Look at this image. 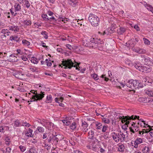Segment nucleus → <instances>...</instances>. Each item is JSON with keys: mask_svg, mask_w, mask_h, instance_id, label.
Wrapping results in <instances>:
<instances>
[{"mask_svg": "<svg viewBox=\"0 0 153 153\" xmlns=\"http://www.w3.org/2000/svg\"><path fill=\"white\" fill-rule=\"evenodd\" d=\"M96 126L97 127V128L98 129H100L102 127V125L101 123H97L96 124Z\"/></svg>", "mask_w": 153, "mask_h": 153, "instance_id": "7c9ffc66", "label": "nucleus"}, {"mask_svg": "<svg viewBox=\"0 0 153 153\" xmlns=\"http://www.w3.org/2000/svg\"><path fill=\"white\" fill-rule=\"evenodd\" d=\"M90 149L94 151H96L97 150V148L95 146H90Z\"/></svg>", "mask_w": 153, "mask_h": 153, "instance_id": "4d7b16f0", "label": "nucleus"}, {"mask_svg": "<svg viewBox=\"0 0 153 153\" xmlns=\"http://www.w3.org/2000/svg\"><path fill=\"white\" fill-rule=\"evenodd\" d=\"M107 29V30H108V32L110 35L111 34L113 33L114 32V28H109L108 29Z\"/></svg>", "mask_w": 153, "mask_h": 153, "instance_id": "e433bc0d", "label": "nucleus"}, {"mask_svg": "<svg viewBox=\"0 0 153 153\" xmlns=\"http://www.w3.org/2000/svg\"><path fill=\"white\" fill-rule=\"evenodd\" d=\"M111 136L115 141L118 142L119 141L120 137L117 136V133L114 132H112L111 133Z\"/></svg>", "mask_w": 153, "mask_h": 153, "instance_id": "f8f14e48", "label": "nucleus"}, {"mask_svg": "<svg viewBox=\"0 0 153 153\" xmlns=\"http://www.w3.org/2000/svg\"><path fill=\"white\" fill-rule=\"evenodd\" d=\"M137 83V80H131L128 81L125 85L128 87L133 90L134 89H136V87H137L136 85Z\"/></svg>", "mask_w": 153, "mask_h": 153, "instance_id": "20e7f679", "label": "nucleus"}, {"mask_svg": "<svg viewBox=\"0 0 153 153\" xmlns=\"http://www.w3.org/2000/svg\"><path fill=\"white\" fill-rule=\"evenodd\" d=\"M95 40L94 38H91L90 39V42L92 43V44H93V45L95 47H96V46L95 45Z\"/></svg>", "mask_w": 153, "mask_h": 153, "instance_id": "3c124183", "label": "nucleus"}, {"mask_svg": "<svg viewBox=\"0 0 153 153\" xmlns=\"http://www.w3.org/2000/svg\"><path fill=\"white\" fill-rule=\"evenodd\" d=\"M24 23L26 26H28L31 25V22L29 20H26L24 21Z\"/></svg>", "mask_w": 153, "mask_h": 153, "instance_id": "bb28decb", "label": "nucleus"}, {"mask_svg": "<svg viewBox=\"0 0 153 153\" xmlns=\"http://www.w3.org/2000/svg\"><path fill=\"white\" fill-rule=\"evenodd\" d=\"M11 149L10 147H7L6 148V153H10Z\"/></svg>", "mask_w": 153, "mask_h": 153, "instance_id": "13d9d810", "label": "nucleus"}, {"mask_svg": "<svg viewBox=\"0 0 153 153\" xmlns=\"http://www.w3.org/2000/svg\"><path fill=\"white\" fill-rule=\"evenodd\" d=\"M102 127V131L103 132H105L106 130L107 127L105 126H103Z\"/></svg>", "mask_w": 153, "mask_h": 153, "instance_id": "774afa93", "label": "nucleus"}, {"mask_svg": "<svg viewBox=\"0 0 153 153\" xmlns=\"http://www.w3.org/2000/svg\"><path fill=\"white\" fill-rule=\"evenodd\" d=\"M94 132L93 130H91L88 133V136L89 138L91 139L94 141H97V139H95L94 137Z\"/></svg>", "mask_w": 153, "mask_h": 153, "instance_id": "6e6552de", "label": "nucleus"}, {"mask_svg": "<svg viewBox=\"0 0 153 153\" xmlns=\"http://www.w3.org/2000/svg\"><path fill=\"white\" fill-rule=\"evenodd\" d=\"M140 68V71L142 72L147 73L151 71V69L150 66L148 65L147 66H141Z\"/></svg>", "mask_w": 153, "mask_h": 153, "instance_id": "0eeeda50", "label": "nucleus"}, {"mask_svg": "<svg viewBox=\"0 0 153 153\" xmlns=\"http://www.w3.org/2000/svg\"><path fill=\"white\" fill-rule=\"evenodd\" d=\"M131 120H127L126 121H125V123L124 124L126 126H128V125L129 124L130 121H131Z\"/></svg>", "mask_w": 153, "mask_h": 153, "instance_id": "0e129e2a", "label": "nucleus"}, {"mask_svg": "<svg viewBox=\"0 0 153 153\" xmlns=\"http://www.w3.org/2000/svg\"><path fill=\"white\" fill-rule=\"evenodd\" d=\"M148 7H149V8L150 11L153 13V7L150 5H149Z\"/></svg>", "mask_w": 153, "mask_h": 153, "instance_id": "338daca9", "label": "nucleus"}, {"mask_svg": "<svg viewBox=\"0 0 153 153\" xmlns=\"http://www.w3.org/2000/svg\"><path fill=\"white\" fill-rule=\"evenodd\" d=\"M9 59L10 60V62H16L18 60L16 56L12 54L9 56Z\"/></svg>", "mask_w": 153, "mask_h": 153, "instance_id": "9b49d317", "label": "nucleus"}, {"mask_svg": "<svg viewBox=\"0 0 153 153\" xmlns=\"http://www.w3.org/2000/svg\"><path fill=\"white\" fill-rule=\"evenodd\" d=\"M45 95L44 92L41 91L40 94L37 93L35 95H33L31 98V100L30 102H32L41 100L44 97Z\"/></svg>", "mask_w": 153, "mask_h": 153, "instance_id": "7ed1b4c3", "label": "nucleus"}, {"mask_svg": "<svg viewBox=\"0 0 153 153\" xmlns=\"http://www.w3.org/2000/svg\"><path fill=\"white\" fill-rule=\"evenodd\" d=\"M128 117V115L126 116H120L119 117V119L120 120H121V122L123 123L126 121V120H128V118L127 117Z\"/></svg>", "mask_w": 153, "mask_h": 153, "instance_id": "a211bd4d", "label": "nucleus"}, {"mask_svg": "<svg viewBox=\"0 0 153 153\" xmlns=\"http://www.w3.org/2000/svg\"><path fill=\"white\" fill-rule=\"evenodd\" d=\"M17 53L18 54H20L21 55H22L23 53V52L21 51L20 49L17 50Z\"/></svg>", "mask_w": 153, "mask_h": 153, "instance_id": "e2e57ef3", "label": "nucleus"}, {"mask_svg": "<svg viewBox=\"0 0 153 153\" xmlns=\"http://www.w3.org/2000/svg\"><path fill=\"white\" fill-rule=\"evenodd\" d=\"M133 42V44L134 45H135L137 42L139 41V39L137 38H135V39H131Z\"/></svg>", "mask_w": 153, "mask_h": 153, "instance_id": "f704fd0d", "label": "nucleus"}, {"mask_svg": "<svg viewBox=\"0 0 153 153\" xmlns=\"http://www.w3.org/2000/svg\"><path fill=\"white\" fill-rule=\"evenodd\" d=\"M140 60L142 62H146L147 64H148L150 62L149 58L145 55H141L140 58Z\"/></svg>", "mask_w": 153, "mask_h": 153, "instance_id": "423d86ee", "label": "nucleus"}, {"mask_svg": "<svg viewBox=\"0 0 153 153\" xmlns=\"http://www.w3.org/2000/svg\"><path fill=\"white\" fill-rule=\"evenodd\" d=\"M27 153H38L36 149L34 148L30 149Z\"/></svg>", "mask_w": 153, "mask_h": 153, "instance_id": "b1692460", "label": "nucleus"}, {"mask_svg": "<svg viewBox=\"0 0 153 153\" xmlns=\"http://www.w3.org/2000/svg\"><path fill=\"white\" fill-rule=\"evenodd\" d=\"M70 127L71 129H74L76 127V123L75 122L73 123L71 125H70Z\"/></svg>", "mask_w": 153, "mask_h": 153, "instance_id": "c756f323", "label": "nucleus"}, {"mask_svg": "<svg viewBox=\"0 0 153 153\" xmlns=\"http://www.w3.org/2000/svg\"><path fill=\"white\" fill-rule=\"evenodd\" d=\"M7 31H9L7 29H3L1 30V33L4 34H6Z\"/></svg>", "mask_w": 153, "mask_h": 153, "instance_id": "bf43d9fd", "label": "nucleus"}, {"mask_svg": "<svg viewBox=\"0 0 153 153\" xmlns=\"http://www.w3.org/2000/svg\"><path fill=\"white\" fill-rule=\"evenodd\" d=\"M91 76L95 80H97L99 79V76L95 73L91 74Z\"/></svg>", "mask_w": 153, "mask_h": 153, "instance_id": "2f4dec72", "label": "nucleus"}, {"mask_svg": "<svg viewBox=\"0 0 153 153\" xmlns=\"http://www.w3.org/2000/svg\"><path fill=\"white\" fill-rule=\"evenodd\" d=\"M110 35V34L107 29H106L104 31H103L102 34V36H105V35Z\"/></svg>", "mask_w": 153, "mask_h": 153, "instance_id": "ea45409f", "label": "nucleus"}, {"mask_svg": "<svg viewBox=\"0 0 153 153\" xmlns=\"http://www.w3.org/2000/svg\"><path fill=\"white\" fill-rule=\"evenodd\" d=\"M143 39L145 44L147 45H149L150 44V42L147 39L145 38H143Z\"/></svg>", "mask_w": 153, "mask_h": 153, "instance_id": "c03bdc74", "label": "nucleus"}, {"mask_svg": "<svg viewBox=\"0 0 153 153\" xmlns=\"http://www.w3.org/2000/svg\"><path fill=\"white\" fill-rule=\"evenodd\" d=\"M48 20H49L50 21H51L52 20L56 21V20L53 16H52L49 18H48Z\"/></svg>", "mask_w": 153, "mask_h": 153, "instance_id": "69168bd1", "label": "nucleus"}, {"mask_svg": "<svg viewBox=\"0 0 153 153\" xmlns=\"http://www.w3.org/2000/svg\"><path fill=\"white\" fill-rule=\"evenodd\" d=\"M149 149L148 147L145 146L143 148V151H146L147 152H149Z\"/></svg>", "mask_w": 153, "mask_h": 153, "instance_id": "5fc2aeb1", "label": "nucleus"}, {"mask_svg": "<svg viewBox=\"0 0 153 153\" xmlns=\"http://www.w3.org/2000/svg\"><path fill=\"white\" fill-rule=\"evenodd\" d=\"M88 20L93 26L96 27L99 24L100 22L99 18L97 16L93 14H90L89 15Z\"/></svg>", "mask_w": 153, "mask_h": 153, "instance_id": "f03ea898", "label": "nucleus"}, {"mask_svg": "<svg viewBox=\"0 0 153 153\" xmlns=\"http://www.w3.org/2000/svg\"><path fill=\"white\" fill-rule=\"evenodd\" d=\"M119 148L118 151L120 152H123L124 151L125 149V147L124 145L122 144L120 145H118Z\"/></svg>", "mask_w": 153, "mask_h": 153, "instance_id": "f3484780", "label": "nucleus"}, {"mask_svg": "<svg viewBox=\"0 0 153 153\" xmlns=\"http://www.w3.org/2000/svg\"><path fill=\"white\" fill-rule=\"evenodd\" d=\"M62 62V64H59V66L61 67L62 65L63 66H64V68L65 69H71L73 67H76V69L80 70V67L79 68L78 67H79L80 63L77 62L74 60L73 61L71 59H68L67 60L63 59Z\"/></svg>", "mask_w": 153, "mask_h": 153, "instance_id": "f257e3e1", "label": "nucleus"}, {"mask_svg": "<svg viewBox=\"0 0 153 153\" xmlns=\"http://www.w3.org/2000/svg\"><path fill=\"white\" fill-rule=\"evenodd\" d=\"M24 2L25 3V4L26 5V7L27 8H28L30 6V4L28 1L27 0H25Z\"/></svg>", "mask_w": 153, "mask_h": 153, "instance_id": "4c0bfd02", "label": "nucleus"}, {"mask_svg": "<svg viewBox=\"0 0 153 153\" xmlns=\"http://www.w3.org/2000/svg\"><path fill=\"white\" fill-rule=\"evenodd\" d=\"M14 7L15 12L16 11H19L21 10V6L19 4L16 3L14 5Z\"/></svg>", "mask_w": 153, "mask_h": 153, "instance_id": "dca6fc26", "label": "nucleus"}, {"mask_svg": "<svg viewBox=\"0 0 153 153\" xmlns=\"http://www.w3.org/2000/svg\"><path fill=\"white\" fill-rule=\"evenodd\" d=\"M26 136L28 137H33V135L32 134H30V133L28 131H27L25 134Z\"/></svg>", "mask_w": 153, "mask_h": 153, "instance_id": "864d4df0", "label": "nucleus"}, {"mask_svg": "<svg viewBox=\"0 0 153 153\" xmlns=\"http://www.w3.org/2000/svg\"><path fill=\"white\" fill-rule=\"evenodd\" d=\"M137 83L136 85V86H137V87H136V89L137 88H142L143 87V84L140 82H139L138 81H137Z\"/></svg>", "mask_w": 153, "mask_h": 153, "instance_id": "a878e982", "label": "nucleus"}, {"mask_svg": "<svg viewBox=\"0 0 153 153\" xmlns=\"http://www.w3.org/2000/svg\"><path fill=\"white\" fill-rule=\"evenodd\" d=\"M41 33L42 35L46 39H48V34L46 31H42L41 32Z\"/></svg>", "mask_w": 153, "mask_h": 153, "instance_id": "5701e85b", "label": "nucleus"}, {"mask_svg": "<svg viewBox=\"0 0 153 153\" xmlns=\"http://www.w3.org/2000/svg\"><path fill=\"white\" fill-rule=\"evenodd\" d=\"M134 28L137 30V31H139L140 30V29L139 28V27L138 25H135L134 26Z\"/></svg>", "mask_w": 153, "mask_h": 153, "instance_id": "680f3d73", "label": "nucleus"}, {"mask_svg": "<svg viewBox=\"0 0 153 153\" xmlns=\"http://www.w3.org/2000/svg\"><path fill=\"white\" fill-rule=\"evenodd\" d=\"M134 67L140 71V69L141 68H140L141 66L139 65V64H138L136 63H135L134 65Z\"/></svg>", "mask_w": 153, "mask_h": 153, "instance_id": "09e8293b", "label": "nucleus"}, {"mask_svg": "<svg viewBox=\"0 0 153 153\" xmlns=\"http://www.w3.org/2000/svg\"><path fill=\"white\" fill-rule=\"evenodd\" d=\"M102 120L103 122H104L105 123H109L110 121L109 119L105 118H102Z\"/></svg>", "mask_w": 153, "mask_h": 153, "instance_id": "473e14b6", "label": "nucleus"}, {"mask_svg": "<svg viewBox=\"0 0 153 153\" xmlns=\"http://www.w3.org/2000/svg\"><path fill=\"white\" fill-rule=\"evenodd\" d=\"M128 127V126H126L124 124L122 126V128L124 129L125 131H126L127 129V127Z\"/></svg>", "mask_w": 153, "mask_h": 153, "instance_id": "052dcab7", "label": "nucleus"}, {"mask_svg": "<svg viewBox=\"0 0 153 153\" xmlns=\"http://www.w3.org/2000/svg\"><path fill=\"white\" fill-rule=\"evenodd\" d=\"M37 129L38 131L40 132H42L44 131V129L42 127H37Z\"/></svg>", "mask_w": 153, "mask_h": 153, "instance_id": "a19ab883", "label": "nucleus"}, {"mask_svg": "<svg viewBox=\"0 0 153 153\" xmlns=\"http://www.w3.org/2000/svg\"><path fill=\"white\" fill-rule=\"evenodd\" d=\"M52 140L53 142L54 141H56L55 143V145H56L58 144V141L62 140L63 139V137L61 135L59 134H56L55 135L53 134V137H52Z\"/></svg>", "mask_w": 153, "mask_h": 153, "instance_id": "39448f33", "label": "nucleus"}, {"mask_svg": "<svg viewBox=\"0 0 153 153\" xmlns=\"http://www.w3.org/2000/svg\"><path fill=\"white\" fill-rule=\"evenodd\" d=\"M31 61L34 64H37L38 62V61L36 58L35 57H32L31 58Z\"/></svg>", "mask_w": 153, "mask_h": 153, "instance_id": "cd10ccee", "label": "nucleus"}, {"mask_svg": "<svg viewBox=\"0 0 153 153\" xmlns=\"http://www.w3.org/2000/svg\"><path fill=\"white\" fill-rule=\"evenodd\" d=\"M9 39L11 41H14L18 42H19V38H18L17 36H11L10 37Z\"/></svg>", "mask_w": 153, "mask_h": 153, "instance_id": "ddd939ff", "label": "nucleus"}, {"mask_svg": "<svg viewBox=\"0 0 153 153\" xmlns=\"http://www.w3.org/2000/svg\"><path fill=\"white\" fill-rule=\"evenodd\" d=\"M126 30V29L122 27H120L118 30H117V33L120 35L123 34Z\"/></svg>", "mask_w": 153, "mask_h": 153, "instance_id": "4468645a", "label": "nucleus"}, {"mask_svg": "<svg viewBox=\"0 0 153 153\" xmlns=\"http://www.w3.org/2000/svg\"><path fill=\"white\" fill-rule=\"evenodd\" d=\"M143 142V140L140 138H137L134 142V144L138 145L140 143H142Z\"/></svg>", "mask_w": 153, "mask_h": 153, "instance_id": "6ab92c4d", "label": "nucleus"}, {"mask_svg": "<svg viewBox=\"0 0 153 153\" xmlns=\"http://www.w3.org/2000/svg\"><path fill=\"white\" fill-rule=\"evenodd\" d=\"M82 130L83 132H86L88 130L87 128L88 125L85 122H82Z\"/></svg>", "mask_w": 153, "mask_h": 153, "instance_id": "1a4fd4ad", "label": "nucleus"}, {"mask_svg": "<svg viewBox=\"0 0 153 153\" xmlns=\"http://www.w3.org/2000/svg\"><path fill=\"white\" fill-rule=\"evenodd\" d=\"M133 50L140 54H144L146 53V51L145 50L139 48H134Z\"/></svg>", "mask_w": 153, "mask_h": 153, "instance_id": "9d476101", "label": "nucleus"}, {"mask_svg": "<svg viewBox=\"0 0 153 153\" xmlns=\"http://www.w3.org/2000/svg\"><path fill=\"white\" fill-rule=\"evenodd\" d=\"M134 115H132L131 116H129L128 115V120H135L136 119H138V120H139V116H134Z\"/></svg>", "mask_w": 153, "mask_h": 153, "instance_id": "aec40b11", "label": "nucleus"}, {"mask_svg": "<svg viewBox=\"0 0 153 153\" xmlns=\"http://www.w3.org/2000/svg\"><path fill=\"white\" fill-rule=\"evenodd\" d=\"M22 44L28 46L30 45V43L25 39L23 40L22 41Z\"/></svg>", "mask_w": 153, "mask_h": 153, "instance_id": "c85d7f7f", "label": "nucleus"}, {"mask_svg": "<svg viewBox=\"0 0 153 153\" xmlns=\"http://www.w3.org/2000/svg\"><path fill=\"white\" fill-rule=\"evenodd\" d=\"M29 69L30 71L33 72L35 71L36 72H38V71H37V69L36 67L29 68Z\"/></svg>", "mask_w": 153, "mask_h": 153, "instance_id": "79ce46f5", "label": "nucleus"}, {"mask_svg": "<svg viewBox=\"0 0 153 153\" xmlns=\"http://www.w3.org/2000/svg\"><path fill=\"white\" fill-rule=\"evenodd\" d=\"M50 137L49 138H47L48 139V142L50 143L51 142L52 140L53 137V134H52L51 135V134H50Z\"/></svg>", "mask_w": 153, "mask_h": 153, "instance_id": "8fccbe9b", "label": "nucleus"}, {"mask_svg": "<svg viewBox=\"0 0 153 153\" xmlns=\"http://www.w3.org/2000/svg\"><path fill=\"white\" fill-rule=\"evenodd\" d=\"M19 148L21 151L22 152H24L26 149V147L22 145L20 146Z\"/></svg>", "mask_w": 153, "mask_h": 153, "instance_id": "37998d69", "label": "nucleus"}, {"mask_svg": "<svg viewBox=\"0 0 153 153\" xmlns=\"http://www.w3.org/2000/svg\"><path fill=\"white\" fill-rule=\"evenodd\" d=\"M68 3L71 5L75 7L77 2L76 0H69Z\"/></svg>", "mask_w": 153, "mask_h": 153, "instance_id": "412c9836", "label": "nucleus"}, {"mask_svg": "<svg viewBox=\"0 0 153 153\" xmlns=\"http://www.w3.org/2000/svg\"><path fill=\"white\" fill-rule=\"evenodd\" d=\"M22 126L29 127L30 126V125L28 123L24 122L22 123Z\"/></svg>", "mask_w": 153, "mask_h": 153, "instance_id": "603ef678", "label": "nucleus"}, {"mask_svg": "<svg viewBox=\"0 0 153 153\" xmlns=\"http://www.w3.org/2000/svg\"><path fill=\"white\" fill-rule=\"evenodd\" d=\"M17 26H13L10 27V30H12L17 31Z\"/></svg>", "mask_w": 153, "mask_h": 153, "instance_id": "c9c22d12", "label": "nucleus"}, {"mask_svg": "<svg viewBox=\"0 0 153 153\" xmlns=\"http://www.w3.org/2000/svg\"><path fill=\"white\" fill-rule=\"evenodd\" d=\"M89 42H88L87 40L83 41V45L85 46L88 47V46H89V43H88Z\"/></svg>", "mask_w": 153, "mask_h": 153, "instance_id": "a18cd8bd", "label": "nucleus"}, {"mask_svg": "<svg viewBox=\"0 0 153 153\" xmlns=\"http://www.w3.org/2000/svg\"><path fill=\"white\" fill-rule=\"evenodd\" d=\"M5 142H8V143H7L8 145L10 144V139L9 137H7L5 139Z\"/></svg>", "mask_w": 153, "mask_h": 153, "instance_id": "6e6d98bb", "label": "nucleus"}, {"mask_svg": "<svg viewBox=\"0 0 153 153\" xmlns=\"http://www.w3.org/2000/svg\"><path fill=\"white\" fill-rule=\"evenodd\" d=\"M100 77L104 79V80L106 81H107L109 79L107 77L105 76V75L102 74L101 76H100Z\"/></svg>", "mask_w": 153, "mask_h": 153, "instance_id": "58836bf2", "label": "nucleus"}, {"mask_svg": "<svg viewBox=\"0 0 153 153\" xmlns=\"http://www.w3.org/2000/svg\"><path fill=\"white\" fill-rule=\"evenodd\" d=\"M144 93L146 94L149 96L153 97V91L151 90H145Z\"/></svg>", "mask_w": 153, "mask_h": 153, "instance_id": "2eb2a0df", "label": "nucleus"}, {"mask_svg": "<svg viewBox=\"0 0 153 153\" xmlns=\"http://www.w3.org/2000/svg\"><path fill=\"white\" fill-rule=\"evenodd\" d=\"M136 124L135 123H133V124H131V126L135 130V131H137L139 130V127L137 126H135Z\"/></svg>", "mask_w": 153, "mask_h": 153, "instance_id": "393cba45", "label": "nucleus"}, {"mask_svg": "<svg viewBox=\"0 0 153 153\" xmlns=\"http://www.w3.org/2000/svg\"><path fill=\"white\" fill-rule=\"evenodd\" d=\"M46 124V127H48V128H51V126L53 127V124L51 122H47Z\"/></svg>", "mask_w": 153, "mask_h": 153, "instance_id": "72a5a7b5", "label": "nucleus"}, {"mask_svg": "<svg viewBox=\"0 0 153 153\" xmlns=\"http://www.w3.org/2000/svg\"><path fill=\"white\" fill-rule=\"evenodd\" d=\"M20 125L21 123L19 122V121L17 120L15 121L14 122V126H15L16 127L19 126Z\"/></svg>", "mask_w": 153, "mask_h": 153, "instance_id": "49530a36", "label": "nucleus"}, {"mask_svg": "<svg viewBox=\"0 0 153 153\" xmlns=\"http://www.w3.org/2000/svg\"><path fill=\"white\" fill-rule=\"evenodd\" d=\"M42 16L44 19L47 21L48 20V17L47 15L43 14Z\"/></svg>", "mask_w": 153, "mask_h": 153, "instance_id": "de8ad7c7", "label": "nucleus"}, {"mask_svg": "<svg viewBox=\"0 0 153 153\" xmlns=\"http://www.w3.org/2000/svg\"><path fill=\"white\" fill-rule=\"evenodd\" d=\"M52 101V97L51 95L47 96L46 100V102L47 103L51 102Z\"/></svg>", "mask_w": 153, "mask_h": 153, "instance_id": "4be33fe9", "label": "nucleus"}]
</instances>
